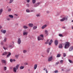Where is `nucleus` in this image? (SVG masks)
Returning <instances> with one entry per match:
<instances>
[{
    "instance_id": "1",
    "label": "nucleus",
    "mask_w": 73,
    "mask_h": 73,
    "mask_svg": "<svg viewBox=\"0 0 73 73\" xmlns=\"http://www.w3.org/2000/svg\"><path fill=\"white\" fill-rule=\"evenodd\" d=\"M19 65H20L19 64H17L16 66V68L14 67L13 68V71L15 72V73H16L17 72V70L18 69V68H19Z\"/></svg>"
},
{
    "instance_id": "2",
    "label": "nucleus",
    "mask_w": 73,
    "mask_h": 73,
    "mask_svg": "<svg viewBox=\"0 0 73 73\" xmlns=\"http://www.w3.org/2000/svg\"><path fill=\"white\" fill-rule=\"evenodd\" d=\"M69 45H70V43L69 42H66V44H65L64 48L65 49H68L69 47Z\"/></svg>"
},
{
    "instance_id": "3",
    "label": "nucleus",
    "mask_w": 73,
    "mask_h": 73,
    "mask_svg": "<svg viewBox=\"0 0 73 73\" xmlns=\"http://www.w3.org/2000/svg\"><path fill=\"white\" fill-rule=\"evenodd\" d=\"M23 35L24 36L26 35L27 36L28 35V32L26 31L25 30L23 31Z\"/></svg>"
},
{
    "instance_id": "4",
    "label": "nucleus",
    "mask_w": 73,
    "mask_h": 73,
    "mask_svg": "<svg viewBox=\"0 0 73 73\" xmlns=\"http://www.w3.org/2000/svg\"><path fill=\"white\" fill-rule=\"evenodd\" d=\"M53 58L52 57V56H51L50 57H49L48 58V61H51L52 60Z\"/></svg>"
},
{
    "instance_id": "5",
    "label": "nucleus",
    "mask_w": 73,
    "mask_h": 73,
    "mask_svg": "<svg viewBox=\"0 0 73 73\" xmlns=\"http://www.w3.org/2000/svg\"><path fill=\"white\" fill-rule=\"evenodd\" d=\"M21 39L20 38H19L18 40V43L19 44H21Z\"/></svg>"
},
{
    "instance_id": "6",
    "label": "nucleus",
    "mask_w": 73,
    "mask_h": 73,
    "mask_svg": "<svg viewBox=\"0 0 73 73\" xmlns=\"http://www.w3.org/2000/svg\"><path fill=\"white\" fill-rule=\"evenodd\" d=\"M48 31L46 30H45L44 36H48Z\"/></svg>"
},
{
    "instance_id": "7",
    "label": "nucleus",
    "mask_w": 73,
    "mask_h": 73,
    "mask_svg": "<svg viewBox=\"0 0 73 73\" xmlns=\"http://www.w3.org/2000/svg\"><path fill=\"white\" fill-rule=\"evenodd\" d=\"M13 44H14V42H10V45H9V48H11V47H12V45H13Z\"/></svg>"
},
{
    "instance_id": "8",
    "label": "nucleus",
    "mask_w": 73,
    "mask_h": 73,
    "mask_svg": "<svg viewBox=\"0 0 73 73\" xmlns=\"http://www.w3.org/2000/svg\"><path fill=\"white\" fill-rule=\"evenodd\" d=\"M67 18L65 17H64L62 19L60 20V21H64L65 20H67Z\"/></svg>"
},
{
    "instance_id": "9",
    "label": "nucleus",
    "mask_w": 73,
    "mask_h": 73,
    "mask_svg": "<svg viewBox=\"0 0 73 73\" xmlns=\"http://www.w3.org/2000/svg\"><path fill=\"white\" fill-rule=\"evenodd\" d=\"M7 53L8 54L7 56V58L9 57L10 56H11V52H8Z\"/></svg>"
},
{
    "instance_id": "10",
    "label": "nucleus",
    "mask_w": 73,
    "mask_h": 73,
    "mask_svg": "<svg viewBox=\"0 0 73 73\" xmlns=\"http://www.w3.org/2000/svg\"><path fill=\"white\" fill-rule=\"evenodd\" d=\"M47 27V25H43L41 27L42 29H44V28H45L46 27Z\"/></svg>"
},
{
    "instance_id": "11",
    "label": "nucleus",
    "mask_w": 73,
    "mask_h": 73,
    "mask_svg": "<svg viewBox=\"0 0 73 73\" xmlns=\"http://www.w3.org/2000/svg\"><path fill=\"white\" fill-rule=\"evenodd\" d=\"M73 49V46H71L70 47L69 49V51L71 52Z\"/></svg>"
},
{
    "instance_id": "12",
    "label": "nucleus",
    "mask_w": 73,
    "mask_h": 73,
    "mask_svg": "<svg viewBox=\"0 0 73 73\" xmlns=\"http://www.w3.org/2000/svg\"><path fill=\"white\" fill-rule=\"evenodd\" d=\"M37 68V64H35L34 66V69H35H35H36Z\"/></svg>"
},
{
    "instance_id": "13",
    "label": "nucleus",
    "mask_w": 73,
    "mask_h": 73,
    "mask_svg": "<svg viewBox=\"0 0 73 73\" xmlns=\"http://www.w3.org/2000/svg\"><path fill=\"white\" fill-rule=\"evenodd\" d=\"M58 42L57 40H56L55 41L54 43L55 45H57V44H58Z\"/></svg>"
},
{
    "instance_id": "14",
    "label": "nucleus",
    "mask_w": 73,
    "mask_h": 73,
    "mask_svg": "<svg viewBox=\"0 0 73 73\" xmlns=\"http://www.w3.org/2000/svg\"><path fill=\"white\" fill-rule=\"evenodd\" d=\"M1 32L3 33H4V34H5V33H6V30H1Z\"/></svg>"
},
{
    "instance_id": "15",
    "label": "nucleus",
    "mask_w": 73,
    "mask_h": 73,
    "mask_svg": "<svg viewBox=\"0 0 73 73\" xmlns=\"http://www.w3.org/2000/svg\"><path fill=\"white\" fill-rule=\"evenodd\" d=\"M43 38H42L40 37H38V41H40V40H43Z\"/></svg>"
},
{
    "instance_id": "16",
    "label": "nucleus",
    "mask_w": 73,
    "mask_h": 73,
    "mask_svg": "<svg viewBox=\"0 0 73 73\" xmlns=\"http://www.w3.org/2000/svg\"><path fill=\"white\" fill-rule=\"evenodd\" d=\"M3 11V9H0V15H1V13H2Z\"/></svg>"
},
{
    "instance_id": "17",
    "label": "nucleus",
    "mask_w": 73,
    "mask_h": 73,
    "mask_svg": "<svg viewBox=\"0 0 73 73\" xmlns=\"http://www.w3.org/2000/svg\"><path fill=\"white\" fill-rule=\"evenodd\" d=\"M40 4V3L38 2L37 4H36L35 5H34V6L35 7H37L38 5Z\"/></svg>"
},
{
    "instance_id": "18",
    "label": "nucleus",
    "mask_w": 73,
    "mask_h": 73,
    "mask_svg": "<svg viewBox=\"0 0 73 73\" xmlns=\"http://www.w3.org/2000/svg\"><path fill=\"white\" fill-rule=\"evenodd\" d=\"M29 27H33V24H31L30 23L29 25Z\"/></svg>"
},
{
    "instance_id": "19",
    "label": "nucleus",
    "mask_w": 73,
    "mask_h": 73,
    "mask_svg": "<svg viewBox=\"0 0 73 73\" xmlns=\"http://www.w3.org/2000/svg\"><path fill=\"white\" fill-rule=\"evenodd\" d=\"M59 48H62V44H60L59 46Z\"/></svg>"
},
{
    "instance_id": "20",
    "label": "nucleus",
    "mask_w": 73,
    "mask_h": 73,
    "mask_svg": "<svg viewBox=\"0 0 73 73\" xmlns=\"http://www.w3.org/2000/svg\"><path fill=\"white\" fill-rule=\"evenodd\" d=\"M28 27L26 26H23V28H24V29H27V28H28Z\"/></svg>"
},
{
    "instance_id": "21",
    "label": "nucleus",
    "mask_w": 73,
    "mask_h": 73,
    "mask_svg": "<svg viewBox=\"0 0 73 73\" xmlns=\"http://www.w3.org/2000/svg\"><path fill=\"white\" fill-rule=\"evenodd\" d=\"M2 62L3 63H4V64H5L6 63V61L5 60H2Z\"/></svg>"
},
{
    "instance_id": "22",
    "label": "nucleus",
    "mask_w": 73,
    "mask_h": 73,
    "mask_svg": "<svg viewBox=\"0 0 73 73\" xmlns=\"http://www.w3.org/2000/svg\"><path fill=\"white\" fill-rule=\"evenodd\" d=\"M7 54V52H5L4 53H3L2 55H3V56H4L5 55V54Z\"/></svg>"
},
{
    "instance_id": "23",
    "label": "nucleus",
    "mask_w": 73,
    "mask_h": 73,
    "mask_svg": "<svg viewBox=\"0 0 73 73\" xmlns=\"http://www.w3.org/2000/svg\"><path fill=\"white\" fill-rule=\"evenodd\" d=\"M61 56V54H58L56 57H60Z\"/></svg>"
},
{
    "instance_id": "24",
    "label": "nucleus",
    "mask_w": 73,
    "mask_h": 73,
    "mask_svg": "<svg viewBox=\"0 0 73 73\" xmlns=\"http://www.w3.org/2000/svg\"><path fill=\"white\" fill-rule=\"evenodd\" d=\"M9 16L10 17H11V18H13V16L12 15H9Z\"/></svg>"
},
{
    "instance_id": "25",
    "label": "nucleus",
    "mask_w": 73,
    "mask_h": 73,
    "mask_svg": "<svg viewBox=\"0 0 73 73\" xmlns=\"http://www.w3.org/2000/svg\"><path fill=\"white\" fill-rule=\"evenodd\" d=\"M37 27V26H34L33 27V29L34 30L36 29V28Z\"/></svg>"
},
{
    "instance_id": "26",
    "label": "nucleus",
    "mask_w": 73,
    "mask_h": 73,
    "mask_svg": "<svg viewBox=\"0 0 73 73\" xmlns=\"http://www.w3.org/2000/svg\"><path fill=\"white\" fill-rule=\"evenodd\" d=\"M13 1V0H10L9 3L11 4Z\"/></svg>"
},
{
    "instance_id": "27",
    "label": "nucleus",
    "mask_w": 73,
    "mask_h": 73,
    "mask_svg": "<svg viewBox=\"0 0 73 73\" xmlns=\"http://www.w3.org/2000/svg\"><path fill=\"white\" fill-rule=\"evenodd\" d=\"M24 68V66H21L20 67V69H23Z\"/></svg>"
},
{
    "instance_id": "28",
    "label": "nucleus",
    "mask_w": 73,
    "mask_h": 73,
    "mask_svg": "<svg viewBox=\"0 0 73 73\" xmlns=\"http://www.w3.org/2000/svg\"><path fill=\"white\" fill-rule=\"evenodd\" d=\"M11 8H9L8 9L7 11L8 12H11Z\"/></svg>"
},
{
    "instance_id": "29",
    "label": "nucleus",
    "mask_w": 73,
    "mask_h": 73,
    "mask_svg": "<svg viewBox=\"0 0 73 73\" xmlns=\"http://www.w3.org/2000/svg\"><path fill=\"white\" fill-rule=\"evenodd\" d=\"M49 50H50V48H48L47 50V52H48V53H49Z\"/></svg>"
},
{
    "instance_id": "30",
    "label": "nucleus",
    "mask_w": 73,
    "mask_h": 73,
    "mask_svg": "<svg viewBox=\"0 0 73 73\" xmlns=\"http://www.w3.org/2000/svg\"><path fill=\"white\" fill-rule=\"evenodd\" d=\"M32 2L33 4H35L36 3V0H32Z\"/></svg>"
},
{
    "instance_id": "31",
    "label": "nucleus",
    "mask_w": 73,
    "mask_h": 73,
    "mask_svg": "<svg viewBox=\"0 0 73 73\" xmlns=\"http://www.w3.org/2000/svg\"><path fill=\"white\" fill-rule=\"evenodd\" d=\"M23 52L24 53H27V50H24L23 51Z\"/></svg>"
},
{
    "instance_id": "32",
    "label": "nucleus",
    "mask_w": 73,
    "mask_h": 73,
    "mask_svg": "<svg viewBox=\"0 0 73 73\" xmlns=\"http://www.w3.org/2000/svg\"><path fill=\"white\" fill-rule=\"evenodd\" d=\"M68 61L70 62V63H73V62L72 61L69 59L68 60Z\"/></svg>"
},
{
    "instance_id": "33",
    "label": "nucleus",
    "mask_w": 73,
    "mask_h": 73,
    "mask_svg": "<svg viewBox=\"0 0 73 73\" xmlns=\"http://www.w3.org/2000/svg\"><path fill=\"white\" fill-rule=\"evenodd\" d=\"M6 37H5L4 38V39L3 40L4 42H5L6 41Z\"/></svg>"
},
{
    "instance_id": "34",
    "label": "nucleus",
    "mask_w": 73,
    "mask_h": 73,
    "mask_svg": "<svg viewBox=\"0 0 73 73\" xmlns=\"http://www.w3.org/2000/svg\"><path fill=\"white\" fill-rule=\"evenodd\" d=\"M19 56V55H16L15 56V57L16 58H18V57Z\"/></svg>"
},
{
    "instance_id": "35",
    "label": "nucleus",
    "mask_w": 73,
    "mask_h": 73,
    "mask_svg": "<svg viewBox=\"0 0 73 73\" xmlns=\"http://www.w3.org/2000/svg\"><path fill=\"white\" fill-rule=\"evenodd\" d=\"M49 40H47V41L45 43L46 44H48V42H49Z\"/></svg>"
},
{
    "instance_id": "36",
    "label": "nucleus",
    "mask_w": 73,
    "mask_h": 73,
    "mask_svg": "<svg viewBox=\"0 0 73 73\" xmlns=\"http://www.w3.org/2000/svg\"><path fill=\"white\" fill-rule=\"evenodd\" d=\"M3 70H7V67H4Z\"/></svg>"
},
{
    "instance_id": "37",
    "label": "nucleus",
    "mask_w": 73,
    "mask_h": 73,
    "mask_svg": "<svg viewBox=\"0 0 73 73\" xmlns=\"http://www.w3.org/2000/svg\"><path fill=\"white\" fill-rule=\"evenodd\" d=\"M26 12H27L29 13V12H30V11L29 9H27L26 10Z\"/></svg>"
},
{
    "instance_id": "38",
    "label": "nucleus",
    "mask_w": 73,
    "mask_h": 73,
    "mask_svg": "<svg viewBox=\"0 0 73 73\" xmlns=\"http://www.w3.org/2000/svg\"><path fill=\"white\" fill-rule=\"evenodd\" d=\"M59 36H60V37H63L62 35L60 34L59 35Z\"/></svg>"
},
{
    "instance_id": "39",
    "label": "nucleus",
    "mask_w": 73,
    "mask_h": 73,
    "mask_svg": "<svg viewBox=\"0 0 73 73\" xmlns=\"http://www.w3.org/2000/svg\"><path fill=\"white\" fill-rule=\"evenodd\" d=\"M40 36L41 37H42V38H43V37H44V35H40Z\"/></svg>"
},
{
    "instance_id": "40",
    "label": "nucleus",
    "mask_w": 73,
    "mask_h": 73,
    "mask_svg": "<svg viewBox=\"0 0 73 73\" xmlns=\"http://www.w3.org/2000/svg\"><path fill=\"white\" fill-rule=\"evenodd\" d=\"M60 64H63V60H61L60 61Z\"/></svg>"
},
{
    "instance_id": "41",
    "label": "nucleus",
    "mask_w": 73,
    "mask_h": 73,
    "mask_svg": "<svg viewBox=\"0 0 73 73\" xmlns=\"http://www.w3.org/2000/svg\"><path fill=\"white\" fill-rule=\"evenodd\" d=\"M27 1V3H29L30 2V0H25Z\"/></svg>"
},
{
    "instance_id": "42",
    "label": "nucleus",
    "mask_w": 73,
    "mask_h": 73,
    "mask_svg": "<svg viewBox=\"0 0 73 73\" xmlns=\"http://www.w3.org/2000/svg\"><path fill=\"white\" fill-rule=\"evenodd\" d=\"M26 5L27 7H29V3H27L26 4Z\"/></svg>"
},
{
    "instance_id": "43",
    "label": "nucleus",
    "mask_w": 73,
    "mask_h": 73,
    "mask_svg": "<svg viewBox=\"0 0 73 73\" xmlns=\"http://www.w3.org/2000/svg\"><path fill=\"white\" fill-rule=\"evenodd\" d=\"M10 61L11 62H13V60L12 59H10Z\"/></svg>"
},
{
    "instance_id": "44",
    "label": "nucleus",
    "mask_w": 73,
    "mask_h": 73,
    "mask_svg": "<svg viewBox=\"0 0 73 73\" xmlns=\"http://www.w3.org/2000/svg\"><path fill=\"white\" fill-rule=\"evenodd\" d=\"M66 56V54L64 53L63 54V57H65Z\"/></svg>"
},
{
    "instance_id": "45",
    "label": "nucleus",
    "mask_w": 73,
    "mask_h": 73,
    "mask_svg": "<svg viewBox=\"0 0 73 73\" xmlns=\"http://www.w3.org/2000/svg\"><path fill=\"white\" fill-rule=\"evenodd\" d=\"M40 16V14H37L36 15V16H37V17H39V16Z\"/></svg>"
},
{
    "instance_id": "46",
    "label": "nucleus",
    "mask_w": 73,
    "mask_h": 73,
    "mask_svg": "<svg viewBox=\"0 0 73 73\" xmlns=\"http://www.w3.org/2000/svg\"><path fill=\"white\" fill-rule=\"evenodd\" d=\"M54 73H58V71L57 70H56L54 71Z\"/></svg>"
},
{
    "instance_id": "47",
    "label": "nucleus",
    "mask_w": 73,
    "mask_h": 73,
    "mask_svg": "<svg viewBox=\"0 0 73 73\" xmlns=\"http://www.w3.org/2000/svg\"><path fill=\"white\" fill-rule=\"evenodd\" d=\"M52 42H53V40L52 39H51L50 41V42H51V43H52Z\"/></svg>"
},
{
    "instance_id": "48",
    "label": "nucleus",
    "mask_w": 73,
    "mask_h": 73,
    "mask_svg": "<svg viewBox=\"0 0 73 73\" xmlns=\"http://www.w3.org/2000/svg\"><path fill=\"white\" fill-rule=\"evenodd\" d=\"M3 49H5V50H6V49H7V48L4 46L3 47Z\"/></svg>"
},
{
    "instance_id": "49",
    "label": "nucleus",
    "mask_w": 73,
    "mask_h": 73,
    "mask_svg": "<svg viewBox=\"0 0 73 73\" xmlns=\"http://www.w3.org/2000/svg\"><path fill=\"white\" fill-rule=\"evenodd\" d=\"M25 65H28V64L27 63V62H25Z\"/></svg>"
},
{
    "instance_id": "50",
    "label": "nucleus",
    "mask_w": 73,
    "mask_h": 73,
    "mask_svg": "<svg viewBox=\"0 0 73 73\" xmlns=\"http://www.w3.org/2000/svg\"><path fill=\"white\" fill-rule=\"evenodd\" d=\"M51 44H52V42H49V45H51Z\"/></svg>"
},
{
    "instance_id": "51",
    "label": "nucleus",
    "mask_w": 73,
    "mask_h": 73,
    "mask_svg": "<svg viewBox=\"0 0 73 73\" xmlns=\"http://www.w3.org/2000/svg\"><path fill=\"white\" fill-rule=\"evenodd\" d=\"M34 11L33 10H31L30 11V12H34Z\"/></svg>"
},
{
    "instance_id": "52",
    "label": "nucleus",
    "mask_w": 73,
    "mask_h": 73,
    "mask_svg": "<svg viewBox=\"0 0 73 73\" xmlns=\"http://www.w3.org/2000/svg\"><path fill=\"white\" fill-rule=\"evenodd\" d=\"M59 64V62H56V65H58Z\"/></svg>"
},
{
    "instance_id": "53",
    "label": "nucleus",
    "mask_w": 73,
    "mask_h": 73,
    "mask_svg": "<svg viewBox=\"0 0 73 73\" xmlns=\"http://www.w3.org/2000/svg\"><path fill=\"white\" fill-rule=\"evenodd\" d=\"M7 20L8 21H9V20H10V18H7Z\"/></svg>"
},
{
    "instance_id": "54",
    "label": "nucleus",
    "mask_w": 73,
    "mask_h": 73,
    "mask_svg": "<svg viewBox=\"0 0 73 73\" xmlns=\"http://www.w3.org/2000/svg\"><path fill=\"white\" fill-rule=\"evenodd\" d=\"M1 45H3L4 44L3 42H1Z\"/></svg>"
},
{
    "instance_id": "55",
    "label": "nucleus",
    "mask_w": 73,
    "mask_h": 73,
    "mask_svg": "<svg viewBox=\"0 0 73 73\" xmlns=\"http://www.w3.org/2000/svg\"><path fill=\"white\" fill-rule=\"evenodd\" d=\"M13 61H16V60H15V59H14L13 60Z\"/></svg>"
},
{
    "instance_id": "56",
    "label": "nucleus",
    "mask_w": 73,
    "mask_h": 73,
    "mask_svg": "<svg viewBox=\"0 0 73 73\" xmlns=\"http://www.w3.org/2000/svg\"><path fill=\"white\" fill-rule=\"evenodd\" d=\"M46 73H48V71L47 70H46Z\"/></svg>"
},
{
    "instance_id": "57",
    "label": "nucleus",
    "mask_w": 73,
    "mask_h": 73,
    "mask_svg": "<svg viewBox=\"0 0 73 73\" xmlns=\"http://www.w3.org/2000/svg\"><path fill=\"white\" fill-rule=\"evenodd\" d=\"M46 68H44V69H43V70H46Z\"/></svg>"
},
{
    "instance_id": "58",
    "label": "nucleus",
    "mask_w": 73,
    "mask_h": 73,
    "mask_svg": "<svg viewBox=\"0 0 73 73\" xmlns=\"http://www.w3.org/2000/svg\"><path fill=\"white\" fill-rule=\"evenodd\" d=\"M15 16H18V15H17L16 14H15Z\"/></svg>"
},
{
    "instance_id": "59",
    "label": "nucleus",
    "mask_w": 73,
    "mask_h": 73,
    "mask_svg": "<svg viewBox=\"0 0 73 73\" xmlns=\"http://www.w3.org/2000/svg\"><path fill=\"white\" fill-rule=\"evenodd\" d=\"M2 28V27L1 26H0V29H1Z\"/></svg>"
},
{
    "instance_id": "60",
    "label": "nucleus",
    "mask_w": 73,
    "mask_h": 73,
    "mask_svg": "<svg viewBox=\"0 0 73 73\" xmlns=\"http://www.w3.org/2000/svg\"><path fill=\"white\" fill-rule=\"evenodd\" d=\"M2 38V37L0 36V39Z\"/></svg>"
},
{
    "instance_id": "61",
    "label": "nucleus",
    "mask_w": 73,
    "mask_h": 73,
    "mask_svg": "<svg viewBox=\"0 0 73 73\" xmlns=\"http://www.w3.org/2000/svg\"><path fill=\"white\" fill-rule=\"evenodd\" d=\"M47 13H49V11H47Z\"/></svg>"
},
{
    "instance_id": "62",
    "label": "nucleus",
    "mask_w": 73,
    "mask_h": 73,
    "mask_svg": "<svg viewBox=\"0 0 73 73\" xmlns=\"http://www.w3.org/2000/svg\"><path fill=\"white\" fill-rule=\"evenodd\" d=\"M62 71H64V69H62Z\"/></svg>"
},
{
    "instance_id": "63",
    "label": "nucleus",
    "mask_w": 73,
    "mask_h": 73,
    "mask_svg": "<svg viewBox=\"0 0 73 73\" xmlns=\"http://www.w3.org/2000/svg\"><path fill=\"white\" fill-rule=\"evenodd\" d=\"M63 28V29H65V27H64Z\"/></svg>"
},
{
    "instance_id": "64",
    "label": "nucleus",
    "mask_w": 73,
    "mask_h": 73,
    "mask_svg": "<svg viewBox=\"0 0 73 73\" xmlns=\"http://www.w3.org/2000/svg\"><path fill=\"white\" fill-rule=\"evenodd\" d=\"M72 29H73V27H72Z\"/></svg>"
}]
</instances>
